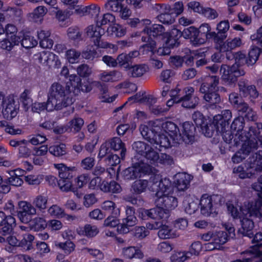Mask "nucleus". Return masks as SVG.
<instances>
[{
  "label": "nucleus",
  "instance_id": "18",
  "mask_svg": "<svg viewBox=\"0 0 262 262\" xmlns=\"http://www.w3.org/2000/svg\"><path fill=\"white\" fill-rule=\"evenodd\" d=\"M84 124L83 120L79 117H75L68 122L67 126L60 127L55 128L54 131L59 134H62L70 129L71 131L79 132Z\"/></svg>",
  "mask_w": 262,
  "mask_h": 262
},
{
  "label": "nucleus",
  "instance_id": "45",
  "mask_svg": "<svg viewBox=\"0 0 262 262\" xmlns=\"http://www.w3.org/2000/svg\"><path fill=\"white\" fill-rule=\"evenodd\" d=\"M161 229L159 230L158 234L159 237L162 239L171 238L176 237V234L168 226H159Z\"/></svg>",
  "mask_w": 262,
  "mask_h": 262
},
{
  "label": "nucleus",
  "instance_id": "49",
  "mask_svg": "<svg viewBox=\"0 0 262 262\" xmlns=\"http://www.w3.org/2000/svg\"><path fill=\"white\" fill-rule=\"evenodd\" d=\"M80 55L79 51L72 49L66 51V58L70 63H77L79 61Z\"/></svg>",
  "mask_w": 262,
  "mask_h": 262
},
{
  "label": "nucleus",
  "instance_id": "57",
  "mask_svg": "<svg viewBox=\"0 0 262 262\" xmlns=\"http://www.w3.org/2000/svg\"><path fill=\"white\" fill-rule=\"evenodd\" d=\"M132 147L137 154L143 156L149 145L142 141H137L133 144Z\"/></svg>",
  "mask_w": 262,
  "mask_h": 262
},
{
  "label": "nucleus",
  "instance_id": "16",
  "mask_svg": "<svg viewBox=\"0 0 262 262\" xmlns=\"http://www.w3.org/2000/svg\"><path fill=\"white\" fill-rule=\"evenodd\" d=\"M96 24L89 26L85 29L87 36L90 38L93 42L101 39L104 34V30L100 27L98 19L96 20Z\"/></svg>",
  "mask_w": 262,
  "mask_h": 262
},
{
  "label": "nucleus",
  "instance_id": "13",
  "mask_svg": "<svg viewBox=\"0 0 262 262\" xmlns=\"http://www.w3.org/2000/svg\"><path fill=\"white\" fill-rule=\"evenodd\" d=\"M156 206L162 207L166 210H171L178 206L177 199L172 195L162 194L155 200Z\"/></svg>",
  "mask_w": 262,
  "mask_h": 262
},
{
  "label": "nucleus",
  "instance_id": "52",
  "mask_svg": "<svg viewBox=\"0 0 262 262\" xmlns=\"http://www.w3.org/2000/svg\"><path fill=\"white\" fill-rule=\"evenodd\" d=\"M103 226L112 229L111 231L108 230L105 232L107 236L113 237L115 235L114 228L115 227V216L111 214L105 219L103 223Z\"/></svg>",
  "mask_w": 262,
  "mask_h": 262
},
{
  "label": "nucleus",
  "instance_id": "17",
  "mask_svg": "<svg viewBox=\"0 0 262 262\" xmlns=\"http://www.w3.org/2000/svg\"><path fill=\"white\" fill-rule=\"evenodd\" d=\"M162 127L164 131L169 134L170 138L177 144H180L181 140V133L177 125L171 121H167L163 123Z\"/></svg>",
  "mask_w": 262,
  "mask_h": 262
},
{
  "label": "nucleus",
  "instance_id": "22",
  "mask_svg": "<svg viewBox=\"0 0 262 262\" xmlns=\"http://www.w3.org/2000/svg\"><path fill=\"white\" fill-rule=\"evenodd\" d=\"M232 118V113L229 110H223L221 114H219L213 117L214 122L217 124L221 127V132L225 129L226 126H228L229 121Z\"/></svg>",
  "mask_w": 262,
  "mask_h": 262
},
{
  "label": "nucleus",
  "instance_id": "39",
  "mask_svg": "<svg viewBox=\"0 0 262 262\" xmlns=\"http://www.w3.org/2000/svg\"><path fill=\"white\" fill-rule=\"evenodd\" d=\"M157 18L161 23L166 25H171L175 21V16L173 14V10L170 6L167 12L159 14L157 16Z\"/></svg>",
  "mask_w": 262,
  "mask_h": 262
},
{
  "label": "nucleus",
  "instance_id": "37",
  "mask_svg": "<svg viewBox=\"0 0 262 262\" xmlns=\"http://www.w3.org/2000/svg\"><path fill=\"white\" fill-rule=\"evenodd\" d=\"M122 253L124 256L129 259L133 258H142L144 256L143 252L135 247H129L122 249Z\"/></svg>",
  "mask_w": 262,
  "mask_h": 262
},
{
  "label": "nucleus",
  "instance_id": "8",
  "mask_svg": "<svg viewBox=\"0 0 262 262\" xmlns=\"http://www.w3.org/2000/svg\"><path fill=\"white\" fill-rule=\"evenodd\" d=\"M126 217L123 220L122 223L116 225L117 231L120 234H125L129 232V227L135 226L137 222V219L135 215V209L127 206L126 209Z\"/></svg>",
  "mask_w": 262,
  "mask_h": 262
},
{
  "label": "nucleus",
  "instance_id": "50",
  "mask_svg": "<svg viewBox=\"0 0 262 262\" xmlns=\"http://www.w3.org/2000/svg\"><path fill=\"white\" fill-rule=\"evenodd\" d=\"M228 234L226 232L223 231H215L214 232V237L213 242L220 246L225 244L228 240Z\"/></svg>",
  "mask_w": 262,
  "mask_h": 262
},
{
  "label": "nucleus",
  "instance_id": "41",
  "mask_svg": "<svg viewBox=\"0 0 262 262\" xmlns=\"http://www.w3.org/2000/svg\"><path fill=\"white\" fill-rule=\"evenodd\" d=\"M116 165L120 162V159L124 160L126 153L124 144L120 138L116 137Z\"/></svg>",
  "mask_w": 262,
  "mask_h": 262
},
{
  "label": "nucleus",
  "instance_id": "62",
  "mask_svg": "<svg viewBox=\"0 0 262 262\" xmlns=\"http://www.w3.org/2000/svg\"><path fill=\"white\" fill-rule=\"evenodd\" d=\"M189 258V253L186 252H178L173 253L170 256L171 262H184Z\"/></svg>",
  "mask_w": 262,
  "mask_h": 262
},
{
  "label": "nucleus",
  "instance_id": "55",
  "mask_svg": "<svg viewBox=\"0 0 262 262\" xmlns=\"http://www.w3.org/2000/svg\"><path fill=\"white\" fill-rule=\"evenodd\" d=\"M72 178H60L58 184L60 189L64 192L71 191L73 188Z\"/></svg>",
  "mask_w": 262,
  "mask_h": 262
},
{
  "label": "nucleus",
  "instance_id": "12",
  "mask_svg": "<svg viewBox=\"0 0 262 262\" xmlns=\"http://www.w3.org/2000/svg\"><path fill=\"white\" fill-rule=\"evenodd\" d=\"M182 133L181 134V140L180 144L184 143L186 144H191L194 141L195 127L189 122H185L183 124Z\"/></svg>",
  "mask_w": 262,
  "mask_h": 262
},
{
  "label": "nucleus",
  "instance_id": "10",
  "mask_svg": "<svg viewBox=\"0 0 262 262\" xmlns=\"http://www.w3.org/2000/svg\"><path fill=\"white\" fill-rule=\"evenodd\" d=\"M186 94L179 98L180 103H182V106L186 108H194L198 104L199 98L193 95L194 89L192 87H188L185 89Z\"/></svg>",
  "mask_w": 262,
  "mask_h": 262
},
{
  "label": "nucleus",
  "instance_id": "38",
  "mask_svg": "<svg viewBox=\"0 0 262 262\" xmlns=\"http://www.w3.org/2000/svg\"><path fill=\"white\" fill-rule=\"evenodd\" d=\"M53 165L58 170L60 178H72L71 172L74 170V167H67L63 163L54 164Z\"/></svg>",
  "mask_w": 262,
  "mask_h": 262
},
{
  "label": "nucleus",
  "instance_id": "43",
  "mask_svg": "<svg viewBox=\"0 0 262 262\" xmlns=\"http://www.w3.org/2000/svg\"><path fill=\"white\" fill-rule=\"evenodd\" d=\"M148 185V182L146 180L139 179L136 180L132 185L133 191L139 194L146 191Z\"/></svg>",
  "mask_w": 262,
  "mask_h": 262
},
{
  "label": "nucleus",
  "instance_id": "48",
  "mask_svg": "<svg viewBox=\"0 0 262 262\" xmlns=\"http://www.w3.org/2000/svg\"><path fill=\"white\" fill-rule=\"evenodd\" d=\"M48 198L43 195L36 196L33 201L34 207L40 211L45 210L47 208Z\"/></svg>",
  "mask_w": 262,
  "mask_h": 262
},
{
  "label": "nucleus",
  "instance_id": "40",
  "mask_svg": "<svg viewBox=\"0 0 262 262\" xmlns=\"http://www.w3.org/2000/svg\"><path fill=\"white\" fill-rule=\"evenodd\" d=\"M39 62L46 66H52L53 61L55 57V54L54 53L43 51L36 55Z\"/></svg>",
  "mask_w": 262,
  "mask_h": 262
},
{
  "label": "nucleus",
  "instance_id": "5",
  "mask_svg": "<svg viewBox=\"0 0 262 262\" xmlns=\"http://www.w3.org/2000/svg\"><path fill=\"white\" fill-rule=\"evenodd\" d=\"M220 72L222 74V80L229 85L235 84L237 80V77L244 76L246 73L243 69L235 65L232 66L222 65Z\"/></svg>",
  "mask_w": 262,
  "mask_h": 262
},
{
  "label": "nucleus",
  "instance_id": "64",
  "mask_svg": "<svg viewBox=\"0 0 262 262\" xmlns=\"http://www.w3.org/2000/svg\"><path fill=\"white\" fill-rule=\"evenodd\" d=\"M67 35L69 38L74 40H79L81 37V33L78 28L75 26L71 27L68 29Z\"/></svg>",
  "mask_w": 262,
  "mask_h": 262
},
{
  "label": "nucleus",
  "instance_id": "58",
  "mask_svg": "<svg viewBox=\"0 0 262 262\" xmlns=\"http://www.w3.org/2000/svg\"><path fill=\"white\" fill-rule=\"evenodd\" d=\"M34 239V237L29 233L24 235L23 238L21 240L19 246L23 247L26 250H29L32 248V243Z\"/></svg>",
  "mask_w": 262,
  "mask_h": 262
},
{
  "label": "nucleus",
  "instance_id": "47",
  "mask_svg": "<svg viewBox=\"0 0 262 262\" xmlns=\"http://www.w3.org/2000/svg\"><path fill=\"white\" fill-rule=\"evenodd\" d=\"M261 53V50L258 47L250 50L248 53V57L247 58V64L248 66L254 65L258 60Z\"/></svg>",
  "mask_w": 262,
  "mask_h": 262
},
{
  "label": "nucleus",
  "instance_id": "29",
  "mask_svg": "<svg viewBox=\"0 0 262 262\" xmlns=\"http://www.w3.org/2000/svg\"><path fill=\"white\" fill-rule=\"evenodd\" d=\"M19 36L21 46L25 48H32L37 45V41L29 32L20 31Z\"/></svg>",
  "mask_w": 262,
  "mask_h": 262
},
{
  "label": "nucleus",
  "instance_id": "56",
  "mask_svg": "<svg viewBox=\"0 0 262 262\" xmlns=\"http://www.w3.org/2000/svg\"><path fill=\"white\" fill-rule=\"evenodd\" d=\"M155 145L166 148L170 146V143L166 135L163 134H159L157 135ZM155 147L157 148V146H155Z\"/></svg>",
  "mask_w": 262,
  "mask_h": 262
},
{
  "label": "nucleus",
  "instance_id": "63",
  "mask_svg": "<svg viewBox=\"0 0 262 262\" xmlns=\"http://www.w3.org/2000/svg\"><path fill=\"white\" fill-rule=\"evenodd\" d=\"M146 158L150 162L155 163L158 161L159 159V154L155 151L154 149L149 146L147 150L143 156Z\"/></svg>",
  "mask_w": 262,
  "mask_h": 262
},
{
  "label": "nucleus",
  "instance_id": "31",
  "mask_svg": "<svg viewBox=\"0 0 262 262\" xmlns=\"http://www.w3.org/2000/svg\"><path fill=\"white\" fill-rule=\"evenodd\" d=\"M116 12L124 19H127L131 15V11L126 6L125 0H116Z\"/></svg>",
  "mask_w": 262,
  "mask_h": 262
},
{
  "label": "nucleus",
  "instance_id": "7",
  "mask_svg": "<svg viewBox=\"0 0 262 262\" xmlns=\"http://www.w3.org/2000/svg\"><path fill=\"white\" fill-rule=\"evenodd\" d=\"M115 151V143L113 141L110 142H106L102 144L101 146L98 157L102 158L105 156H107L106 162L108 165H110V167L108 169V173L110 179H112L115 174V171L113 166H114L115 162L114 161V152Z\"/></svg>",
  "mask_w": 262,
  "mask_h": 262
},
{
  "label": "nucleus",
  "instance_id": "53",
  "mask_svg": "<svg viewBox=\"0 0 262 262\" xmlns=\"http://www.w3.org/2000/svg\"><path fill=\"white\" fill-rule=\"evenodd\" d=\"M49 151L51 154L56 157L64 155L67 153L66 145L63 144L50 146Z\"/></svg>",
  "mask_w": 262,
  "mask_h": 262
},
{
  "label": "nucleus",
  "instance_id": "30",
  "mask_svg": "<svg viewBox=\"0 0 262 262\" xmlns=\"http://www.w3.org/2000/svg\"><path fill=\"white\" fill-rule=\"evenodd\" d=\"M139 130L144 139L155 145L158 134L146 125H141Z\"/></svg>",
  "mask_w": 262,
  "mask_h": 262
},
{
  "label": "nucleus",
  "instance_id": "42",
  "mask_svg": "<svg viewBox=\"0 0 262 262\" xmlns=\"http://www.w3.org/2000/svg\"><path fill=\"white\" fill-rule=\"evenodd\" d=\"M55 245L67 255L71 254L75 249V244L70 240H68L65 242H55Z\"/></svg>",
  "mask_w": 262,
  "mask_h": 262
},
{
  "label": "nucleus",
  "instance_id": "23",
  "mask_svg": "<svg viewBox=\"0 0 262 262\" xmlns=\"http://www.w3.org/2000/svg\"><path fill=\"white\" fill-rule=\"evenodd\" d=\"M18 104L13 98H9L5 108L3 110V114L7 119H11L17 114Z\"/></svg>",
  "mask_w": 262,
  "mask_h": 262
},
{
  "label": "nucleus",
  "instance_id": "25",
  "mask_svg": "<svg viewBox=\"0 0 262 262\" xmlns=\"http://www.w3.org/2000/svg\"><path fill=\"white\" fill-rule=\"evenodd\" d=\"M69 80L71 81L72 87L76 88L79 90L83 92H90L92 89L88 81L84 80L82 82L80 78L75 74L71 75Z\"/></svg>",
  "mask_w": 262,
  "mask_h": 262
},
{
  "label": "nucleus",
  "instance_id": "20",
  "mask_svg": "<svg viewBox=\"0 0 262 262\" xmlns=\"http://www.w3.org/2000/svg\"><path fill=\"white\" fill-rule=\"evenodd\" d=\"M219 83V78L215 76H208L205 78L200 88V92L205 95L214 90Z\"/></svg>",
  "mask_w": 262,
  "mask_h": 262
},
{
  "label": "nucleus",
  "instance_id": "28",
  "mask_svg": "<svg viewBox=\"0 0 262 262\" xmlns=\"http://www.w3.org/2000/svg\"><path fill=\"white\" fill-rule=\"evenodd\" d=\"M167 38L165 43L171 48L178 47L180 42V38L182 36L181 31L177 29H172L170 32L167 35Z\"/></svg>",
  "mask_w": 262,
  "mask_h": 262
},
{
  "label": "nucleus",
  "instance_id": "32",
  "mask_svg": "<svg viewBox=\"0 0 262 262\" xmlns=\"http://www.w3.org/2000/svg\"><path fill=\"white\" fill-rule=\"evenodd\" d=\"M148 70V66L146 64H136L129 67L128 74L129 76L134 78L140 77L146 73Z\"/></svg>",
  "mask_w": 262,
  "mask_h": 262
},
{
  "label": "nucleus",
  "instance_id": "2",
  "mask_svg": "<svg viewBox=\"0 0 262 262\" xmlns=\"http://www.w3.org/2000/svg\"><path fill=\"white\" fill-rule=\"evenodd\" d=\"M246 211L240 220L241 228L238 230V233L251 238L253 236L254 223L249 217L258 218L262 222V199L251 204Z\"/></svg>",
  "mask_w": 262,
  "mask_h": 262
},
{
  "label": "nucleus",
  "instance_id": "6",
  "mask_svg": "<svg viewBox=\"0 0 262 262\" xmlns=\"http://www.w3.org/2000/svg\"><path fill=\"white\" fill-rule=\"evenodd\" d=\"M222 199V196L219 195H213L210 196L207 194L203 195L200 202L201 213L206 216H208L211 214H216V210L213 207V204L221 205Z\"/></svg>",
  "mask_w": 262,
  "mask_h": 262
},
{
  "label": "nucleus",
  "instance_id": "35",
  "mask_svg": "<svg viewBox=\"0 0 262 262\" xmlns=\"http://www.w3.org/2000/svg\"><path fill=\"white\" fill-rule=\"evenodd\" d=\"M223 133V139L225 142L228 144H231L233 145L237 146L240 144V139L244 138L242 135H237L236 134L234 138L233 135L231 130H226V129L221 132Z\"/></svg>",
  "mask_w": 262,
  "mask_h": 262
},
{
  "label": "nucleus",
  "instance_id": "26",
  "mask_svg": "<svg viewBox=\"0 0 262 262\" xmlns=\"http://www.w3.org/2000/svg\"><path fill=\"white\" fill-rule=\"evenodd\" d=\"M201 128V132L206 137H211L214 133L221 132V127L217 124V123L214 122V119H213L212 122H210V123H208L206 121L204 124H203Z\"/></svg>",
  "mask_w": 262,
  "mask_h": 262
},
{
  "label": "nucleus",
  "instance_id": "21",
  "mask_svg": "<svg viewBox=\"0 0 262 262\" xmlns=\"http://www.w3.org/2000/svg\"><path fill=\"white\" fill-rule=\"evenodd\" d=\"M137 156H135L132 159V166L126 168L123 171V177L125 179L132 180L141 177L140 172L138 169V166L139 165L137 163Z\"/></svg>",
  "mask_w": 262,
  "mask_h": 262
},
{
  "label": "nucleus",
  "instance_id": "54",
  "mask_svg": "<svg viewBox=\"0 0 262 262\" xmlns=\"http://www.w3.org/2000/svg\"><path fill=\"white\" fill-rule=\"evenodd\" d=\"M226 37L227 35L226 33L221 32L219 31L217 33L211 32L209 33V34L207 35V39H213L215 43L219 44L220 49V46L224 43L223 40Z\"/></svg>",
  "mask_w": 262,
  "mask_h": 262
},
{
  "label": "nucleus",
  "instance_id": "59",
  "mask_svg": "<svg viewBox=\"0 0 262 262\" xmlns=\"http://www.w3.org/2000/svg\"><path fill=\"white\" fill-rule=\"evenodd\" d=\"M137 163L139 164V166H138L139 171L141 173L144 174H151L154 172L155 169L148 164H144L142 160H139L138 158Z\"/></svg>",
  "mask_w": 262,
  "mask_h": 262
},
{
  "label": "nucleus",
  "instance_id": "61",
  "mask_svg": "<svg viewBox=\"0 0 262 262\" xmlns=\"http://www.w3.org/2000/svg\"><path fill=\"white\" fill-rule=\"evenodd\" d=\"M47 138L45 135L36 134L29 136V139L27 141L28 143H31L33 145H37L45 142Z\"/></svg>",
  "mask_w": 262,
  "mask_h": 262
},
{
  "label": "nucleus",
  "instance_id": "44",
  "mask_svg": "<svg viewBox=\"0 0 262 262\" xmlns=\"http://www.w3.org/2000/svg\"><path fill=\"white\" fill-rule=\"evenodd\" d=\"M20 41L17 38H11L6 36V38L0 41V48L8 51L12 49L14 46L18 45Z\"/></svg>",
  "mask_w": 262,
  "mask_h": 262
},
{
  "label": "nucleus",
  "instance_id": "14",
  "mask_svg": "<svg viewBox=\"0 0 262 262\" xmlns=\"http://www.w3.org/2000/svg\"><path fill=\"white\" fill-rule=\"evenodd\" d=\"M182 36L186 39H190L191 43L194 46H199L205 42V39L201 38L198 35V29L190 26L181 31Z\"/></svg>",
  "mask_w": 262,
  "mask_h": 262
},
{
  "label": "nucleus",
  "instance_id": "11",
  "mask_svg": "<svg viewBox=\"0 0 262 262\" xmlns=\"http://www.w3.org/2000/svg\"><path fill=\"white\" fill-rule=\"evenodd\" d=\"M238 86L241 95L244 97L250 96L252 98L255 99L258 97L259 94L255 86L250 85L248 80L241 78L238 82Z\"/></svg>",
  "mask_w": 262,
  "mask_h": 262
},
{
  "label": "nucleus",
  "instance_id": "36",
  "mask_svg": "<svg viewBox=\"0 0 262 262\" xmlns=\"http://www.w3.org/2000/svg\"><path fill=\"white\" fill-rule=\"evenodd\" d=\"M242 44L241 39L239 38H234L232 39H227L220 46V51L226 52L231 51L232 50L239 47Z\"/></svg>",
  "mask_w": 262,
  "mask_h": 262
},
{
  "label": "nucleus",
  "instance_id": "27",
  "mask_svg": "<svg viewBox=\"0 0 262 262\" xmlns=\"http://www.w3.org/2000/svg\"><path fill=\"white\" fill-rule=\"evenodd\" d=\"M34 220L36 222L39 223L40 224L38 225V228H45V226H46L47 228L51 231H56L60 230L63 227V224L62 222L57 220H51L48 222L46 224L45 221L42 218H35Z\"/></svg>",
  "mask_w": 262,
  "mask_h": 262
},
{
  "label": "nucleus",
  "instance_id": "46",
  "mask_svg": "<svg viewBox=\"0 0 262 262\" xmlns=\"http://www.w3.org/2000/svg\"><path fill=\"white\" fill-rule=\"evenodd\" d=\"M170 186V182L169 179L164 178L162 179L157 186L153 188L157 191L156 195L158 197L163 194V193L166 192Z\"/></svg>",
  "mask_w": 262,
  "mask_h": 262
},
{
  "label": "nucleus",
  "instance_id": "34",
  "mask_svg": "<svg viewBox=\"0 0 262 262\" xmlns=\"http://www.w3.org/2000/svg\"><path fill=\"white\" fill-rule=\"evenodd\" d=\"M77 233L80 235L92 237L97 235L99 232L98 227L95 225L87 224L83 227H79L77 230Z\"/></svg>",
  "mask_w": 262,
  "mask_h": 262
},
{
  "label": "nucleus",
  "instance_id": "33",
  "mask_svg": "<svg viewBox=\"0 0 262 262\" xmlns=\"http://www.w3.org/2000/svg\"><path fill=\"white\" fill-rule=\"evenodd\" d=\"M47 12V9L44 6H40L36 7L33 12L29 13L28 16L31 20L40 23Z\"/></svg>",
  "mask_w": 262,
  "mask_h": 262
},
{
  "label": "nucleus",
  "instance_id": "1",
  "mask_svg": "<svg viewBox=\"0 0 262 262\" xmlns=\"http://www.w3.org/2000/svg\"><path fill=\"white\" fill-rule=\"evenodd\" d=\"M74 102L73 94L69 85L53 83L50 86L47 101V111L60 110Z\"/></svg>",
  "mask_w": 262,
  "mask_h": 262
},
{
  "label": "nucleus",
  "instance_id": "51",
  "mask_svg": "<svg viewBox=\"0 0 262 262\" xmlns=\"http://www.w3.org/2000/svg\"><path fill=\"white\" fill-rule=\"evenodd\" d=\"M131 64L129 56H127L126 54L122 53L116 59V66L118 65L121 68L128 69Z\"/></svg>",
  "mask_w": 262,
  "mask_h": 262
},
{
  "label": "nucleus",
  "instance_id": "15",
  "mask_svg": "<svg viewBox=\"0 0 262 262\" xmlns=\"http://www.w3.org/2000/svg\"><path fill=\"white\" fill-rule=\"evenodd\" d=\"M15 225V219L14 217L11 215L6 216L4 212L0 211V226L2 227L0 229V233L6 234L11 231Z\"/></svg>",
  "mask_w": 262,
  "mask_h": 262
},
{
  "label": "nucleus",
  "instance_id": "3",
  "mask_svg": "<svg viewBox=\"0 0 262 262\" xmlns=\"http://www.w3.org/2000/svg\"><path fill=\"white\" fill-rule=\"evenodd\" d=\"M150 25L145 26L141 31L146 36H142L141 40L145 42L142 46V48L148 52H153L156 48V42L152 38L163 35L165 32V28L159 24H154L151 27Z\"/></svg>",
  "mask_w": 262,
  "mask_h": 262
},
{
  "label": "nucleus",
  "instance_id": "24",
  "mask_svg": "<svg viewBox=\"0 0 262 262\" xmlns=\"http://www.w3.org/2000/svg\"><path fill=\"white\" fill-rule=\"evenodd\" d=\"M204 100L206 101L207 107L214 109L217 107L218 104L221 102V98L219 94L215 91L205 94L203 96Z\"/></svg>",
  "mask_w": 262,
  "mask_h": 262
},
{
  "label": "nucleus",
  "instance_id": "60",
  "mask_svg": "<svg viewBox=\"0 0 262 262\" xmlns=\"http://www.w3.org/2000/svg\"><path fill=\"white\" fill-rule=\"evenodd\" d=\"M127 23L132 27H136L139 25L144 28L147 25H150L151 21L149 19L140 20L138 18H133L129 19Z\"/></svg>",
  "mask_w": 262,
  "mask_h": 262
},
{
  "label": "nucleus",
  "instance_id": "9",
  "mask_svg": "<svg viewBox=\"0 0 262 262\" xmlns=\"http://www.w3.org/2000/svg\"><path fill=\"white\" fill-rule=\"evenodd\" d=\"M18 206L19 209L18 217L23 223H28L30 220L29 216L36 214V208L31 203L26 201H19Z\"/></svg>",
  "mask_w": 262,
  "mask_h": 262
},
{
  "label": "nucleus",
  "instance_id": "4",
  "mask_svg": "<svg viewBox=\"0 0 262 262\" xmlns=\"http://www.w3.org/2000/svg\"><path fill=\"white\" fill-rule=\"evenodd\" d=\"M240 141L244 142L241 149L232 157L234 163H239L245 159L250 153L256 150L258 147V141L255 139H250L245 135L244 138L240 139Z\"/></svg>",
  "mask_w": 262,
  "mask_h": 262
},
{
  "label": "nucleus",
  "instance_id": "19",
  "mask_svg": "<svg viewBox=\"0 0 262 262\" xmlns=\"http://www.w3.org/2000/svg\"><path fill=\"white\" fill-rule=\"evenodd\" d=\"M176 187L180 191H184L188 188L193 177L186 173H179L176 176Z\"/></svg>",
  "mask_w": 262,
  "mask_h": 262
}]
</instances>
